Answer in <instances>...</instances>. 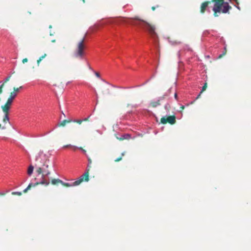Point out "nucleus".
<instances>
[{
	"mask_svg": "<svg viewBox=\"0 0 251 251\" xmlns=\"http://www.w3.org/2000/svg\"><path fill=\"white\" fill-rule=\"evenodd\" d=\"M35 166H38V167L36 170V172L39 175H42V180L40 182H36L34 184L29 183L28 186L25 190H24L23 192L24 193H26L27 191L30 190L32 187L36 186L39 184H45L46 186H48L50 183L49 181L46 180L45 178L46 176H48L50 174V171L47 170L49 167V165L47 164V160H45L43 162L42 167L40 166V164H36Z\"/></svg>",
	"mask_w": 251,
	"mask_h": 251,
	"instance_id": "f257e3e1",
	"label": "nucleus"
},
{
	"mask_svg": "<svg viewBox=\"0 0 251 251\" xmlns=\"http://www.w3.org/2000/svg\"><path fill=\"white\" fill-rule=\"evenodd\" d=\"M237 4H238V0H233ZM214 3L213 8L214 17H218V13H228L229 10L231 9V6L229 5L228 2H225V0H212Z\"/></svg>",
	"mask_w": 251,
	"mask_h": 251,
	"instance_id": "f03ea898",
	"label": "nucleus"
},
{
	"mask_svg": "<svg viewBox=\"0 0 251 251\" xmlns=\"http://www.w3.org/2000/svg\"><path fill=\"white\" fill-rule=\"evenodd\" d=\"M129 19L132 20L133 21H138V22H136L135 21L128 22L125 20L123 21V22H126L132 25H139L142 28L146 29L151 36H154L156 35V33L155 31V27L154 25H152L147 22L146 21L141 19L138 16L130 18H129Z\"/></svg>",
	"mask_w": 251,
	"mask_h": 251,
	"instance_id": "7ed1b4c3",
	"label": "nucleus"
},
{
	"mask_svg": "<svg viewBox=\"0 0 251 251\" xmlns=\"http://www.w3.org/2000/svg\"><path fill=\"white\" fill-rule=\"evenodd\" d=\"M89 169H87L86 172H85L84 174L81 176L77 180L74 181L72 184L64 182L63 181L62 182H61V184L64 186L67 187L78 185L83 181L87 182L89 181Z\"/></svg>",
	"mask_w": 251,
	"mask_h": 251,
	"instance_id": "20e7f679",
	"label": "nucleus"
},
{
	"mask_svg": "<svg viewBox=\"0 0 251 251\" xmlns=\"http://www.w3.org/2000/svg\"><path fill=\"white\" fill-rule=\"evenodd\" d=\"M84 41L85 37H84L83 39L77 43L74 53L75 57L81 59L83 57L84 55V49L85 48Z\"/></svg>",
	"mask_w": 251,
	"mask_h": 251,
	"instance_id": "39448f33",
	"label": "nucleus"
},
{
	"mask_svg": "<svg viewBox=\"0 0 251 251\" xmlns=\"http://www.w3.org/2000/svg\"><path fill=\"white\" fill-rule=\"evenodd\" d=\"M11 104L7 103L6 102L3 105L1 106L2 110L4 114V116L3 118V122L4 123H7V122H9V119L8 117V115H9V111L11 107Z\"/></svg>",
	"mask_w": 251,
	"mask_h": 251,
	"instance_id": "423d86ee",
	"label": "nucleus"
},
{
	"mask_svg": "<svg viewBox=\"0 0 251 251\" xmlns=\"http://www.w3.org/2000/svg\"><path fill=\"white\" fill-rule=\"evenodd\" d=\"M176 118L175 115L169 116L168 117H163L161 118V123L163 124H166L169 123L171 125L175 124L176 122Z\"/></svg>",
	"mask_w": 251,
	"mask_h": 251,
	"instance_id": "0eeeda50",
	"label": "nucleus"
},
{
	"mask_svg": "<svg viewBox=\"0 0 251 251\" xmlns=\"http://www.w3.org/2000/svg\"><path fill=\"white\" fill-rule=\"evenodd\" d=\"M211 2H213L212 0L211 1H206L201 3L200 7V12L201 14H203L205 12L207 7Z\"/></svg>",
	"mask_w": 251,
	"mask_h": 251,
	"instance_id": "6e6552de",
	"label": "nucleus"
},
{
	"mask_svg": "<svg viewBox=\"0 0 251 251\" xmlns=\"http://www.w3.org/2000/svg\"><path fill=\"white\" fill-rule=\"evenodd\" d=\"M16 96L17 94H15L14 92H11L10 96L6 101V102L12 105L13 100L16 98Z\"/></svg>",
	"mask_w": 251,
	"mask_h": 251,
	"instance_id": "1a4fd4ad",
	"label": "nucleus"
},
{
	"mask_svg": "<svg viewBox=\"0 0 251 251\" xmlns=\"http://www.w3.org/2000/svg\"><path fill=\"white\" fill-rule=\"evenodd\" d=\"M72 122V120H64L57 124L58 126H64L67 124L70 123Z\"/></svg>",
	"mask_w": 251,
	"mask_h": 251,
	"instance_id": "9d476101",
	"label": "nucleus"
},
{
	"mask_svg": "<svg viewBox=\"0 0 251 251\" xmlns=\"http://www.w3.org/2000/svg\"><path fill=\"white\" fill-rule=\"evenodd\" d=\"M130 138V135L128 134H125L121 135L120 137H117V139L120 141H122L125 139H129Z\"/></svg>",
	"mask_w": 251,
	"mask_h": 251,
	"instance_id": "9b49d317",
	"label": "nucleus"
},
{
	"mask_svg": "<svg viewBox=\"0 0 251 251\" xmlns=\"http://www.w3.org/2000/svg\"><path fill=\"white\" fill-rule=\"evenodd\" d=\"M170 94H171V89H169L168 91V92H167L163 96H162V97H160L159 98V100H160V101H161L162 100L167 99L169 97Z\"/></svg>",
	"mask_w": 251,
	"mask_h": 251,
	"instance_id": "f8f14e48",
	"label": "nucleus"
},
{
	"mask_svg": "<svg viewBox=\"0 0 251 251\" xmlns=\"http://www.w3.org/2000/svg\"><path fill=\"white\" fill-rule=\"evenodd\" d=\"M161 104L160 103V100H158L157 101H151V105L153 107H156L158 105H160Z\"/></svg>",
	"mask_w": 251,
	"mask_h": 251,
	"instance_id": "ddd939ff",
	"label": "nucleus"
},
{
	"mask_svg": "<svg viewBox=\"0 0 251 251\" xmlns=\"http://www.w3.org/2000/svg\"><path fill=\"white\" fill-rule=\"evenodd\" d=\"M51 184L53 185H57L58 183H61V182H62V181L59 179H52L51 180Z\"/></svg>",
	"mask_w": 251,
	"mask_h": 251,
	"instance_id": "4468645a",
	"label": "nucleus"
},
{
	"mask_svg": "<svg viewBox=\"0 0 251 251\" xmlns=\"http://www.w3.org/2000/svg\"><path fill=\"white\" fill-rule=\"evenodd\" d=\"M33 169H34V167L32 165H30L29 166V167L28 168V170H27V174L29 176H30L32 174Z\"/></svg>",
	"mask_w": 251,
	"mask_h": 251,
	"instance_id": "2eb2a0df",
	"label": "nucleus"
},
{
	"mask_svg": "<svg viewBox=\"0 0 251 251\" xmlns=\"http://www.w3.org/2000/svg\"><path fill=\"white\" fill-rule=\"evenodd\" d=\"M72 148L74 151H75L77 149H79V150H81L84 154L86 153V151L83 149L82 147L77 148L75 146H72Z\"/></svg>",
	"mask_w": 251,
	"mask_h": 251,
	"instance_id": "dca6fc26",
	"label": "nucleus"
},
{
	"mask_svg": "<svg viewBox=\"0 0 251 251\" xmlns=\"http://www.w3.org/2000/svg\"><path fill=\"white\" fill-rule=\"evenodd\" d=\"M23 88V86H21L19 87H14L13 88V91L12 92H14L15 93V94H17V93L19 91V90L21 89H22Z\"/></svg>",
	"mask_w": 251,
	"mask_h": 251,
	"instance_id": "f3484780",
	"label": "nucleus"
},
{
	"mask_svg": "<svg viewBox=\"0 0 251 251\" xmlns=\"http://www.w3.org/2000/svg\"><path fill=\"white\" fill-rule=\"evenodd\" d=\"M88 160L89 164L87 166V169H86V172L87 171V170L88 169H89V171L90 170V168H91V164L92 162V159L90 157H88Z\"/></svg>",
	"mask_w": 251,
	"mask_h": 251,
	"instance_id": "a211bd4d",
	"label": "nucleus"
},
{
	"mask_svg": "<svg viewBox=\"0 0 251 251\" xmlns=\"http://www.w3.org/2000/svg\"><path fill=\"white\" fill-rule=\"evenodd\" d=\"M11 194L12 195H18L20 196L22 195V193L21 192H12Z\"/></svg>",
	"mask_w": 251,
	"mask_h": 251,
	"instance_id": "6ab92c4d",
	"label": "nucleus"
},
{
	"mask_svg": "<svg viewBox=\"0 0 251 251\" xmlns=\"http://www.w3.org/2000/svg\"><path fill=\"white\" fill-rule=\"evenodd\" d=\"M206 88H207V83L205 82L204 84V85L203 86V87L202 88V90L201 91V94L202 93V92L206 90Z\"/></svg>",
	"mask_w": 251,
	"mask_h": 251,
	"instance_id": "aec40b11",
	"label": "nucleus"
},
{
	"mask_svg": "<svg viewBox=\"0 0 251 251\" xmlns=\"http://www.w3.org/2000/svg\"><path fill=\"white\" fill-rule=\"evenodd\" d=\"M11 78V76H7L4 80L3 82L2 83V84H4V85H5V84L8 81H9L10 79Z\"/></svg>",
	"mask_w": 251,
	"mask_h": 251,
	"instance_id": "412c9836",
	"label": "nucleus"
},
{
	"mask_svg": "<svg viewBox=\"0 0 251 251\" xmlns=\"http://www.w3.org/2000/svg\"><path fill=\"white\" fill-rule=\"evenodd\" d=\"M226 48H225L224 52L222 54L219 55L218 58H221L222 57H223L226 54Z\"/></svg>",
	"mask_w": 251,
	"mask_h": 251,
	"instance_id": "4be33fe9",
	"label": "nucleus"
},
{
	"mask_svg": "<svg viewBox=\"0 0 251 251\" xmlns=\"http://www.w3.org/2000/svg\"><path fill=\"white\" fill-rule=\"evenodd\" d=\"M164 108L167 111H169L170 109L171 106L169 104L167 103L165 105Z\"/></svg>",
	"mask_w": 251,
	"mask_h": 251,
	"instance_id": "5701e85b",
	"label": "nucleus"
},
{
	"mask_svg": "<svg viewBox=\"0 0 251 251\" xmlns=\"http://www.w3.org/2000/svg\"><path fill=\"white\" fill-rule=\"evenodd\" d=\"M74 123H77L79 125L81 124L83 122V120H75L73 121Z\"/></svg>",
	"mask_w": 251,
	"mask_h": 251,
	"instance_id": "b1692460",
	"label": "nucleus"
},
{
	"mask_svg": "<svg viewBox=\"0 0 251 251\" xmlns=\"http://www.w3.org/2000/svg\"><path fill=\"white\" fill-rule=\"evenodd\" d=\"M122 159V157H119L115 160V162H117L121 161Z\"/></svg>",
	"mask_w": 251,
	"mask_h": 251,
	"instance_id": "393cba45",
	"label": "nucleus"
},
{
	"mask_svg": "<svg viewBox=\"0 0 251 251\" xmlns=\"http://www.w3.org/2000/svg\"><path fill=\"white\" fill-rule=\"evenodd\" d=\"M90 116H88V117L84 118L83 121V122H86V121H89Z\"/></svg>",
	"mask_w": 251,
	"mask_h": 251,
	"instance_id": "a878e982",
	"label": "nucleus"
},
{
	"mask_svg": "<svg viewBox=\"0 0 251 251\" xmlns=\"http://www.w3.org/2000/svg\"><path fill=\"white\" fill-rule=\"evenodd\" d=\"M27 61H28L27 58H24V59L22 60V63L24 64V63H25L27 62Z\"/></svg>",
	"mask_w": 251,
	"mask_h": 251,
	"instance_id": "bb28decb",
	"label": "nucleus"
},
{
	"mask_svg": "<svg viewBox=\"0 0 251 251\" xmlns=\"http://www.w3.org/2000/svg\"><path fill=\"white\" fill-rule=\"evenodd\" d=\"M46 56H47V54L46 53H45L44 55H43L42 56H40L39 57V58H41V60H42V59H44Z\"/></svg>",
	"mask_w": 251,
	"mask_h": 251,
	"instance_id": "cd10ccee",
	"label": "nucleus"
},
{
	"mask_svg": "<svg viewBox=\"0 0 251 251\" xmlns=\"http://www.w3.org/2000/svg\"><path fill=\"white\" fill-rule=\"evenodd\" d=\"M72 146L71 145L69 144V145H65L63 147V148H68V147H72Z\"/></svg>",
	"mask_w": 251,
	"mask_h": 251,
	"instance_id": "c85d7f7f",
	"label": "nucleus"
},
{
	"mask_svg": "<svg viewBox=\"0 0 251 251\" xmlns=\"http://www.w3.org/2000/svg\"><path fill=\"white\" fill-rule=\"evenodd\" d=\"M41 61H42V60H41V58H39V59L37 60V63L38 66H39V65L40 63V62H41Z\"/></svg>",
	"mask_w": 251,
	"mask_h": 251,
	"instance_id": "c756f323",
	"label": "nucleus"
},
{
	"mask_svg": "<svg viewBox=\"0 0 251 251\" xmlns=\"http://www.w3.org/2000/svg\"><path fill=\"white\" fill-rule=\"evenodd\" d=\"M95 75H96V76L97 77H100V74H99V73H98V72H95Z\"/></svg>",
	"mask_w": 251,
	"mask_h": 251,
	"instance_id": "7c9ffc66",
	"label": "nucleus"
},
{
	"mask_svg": "<svg viewBox=\"0 0 251 251\" xmlns=\"http://www.w3.org/2000/svg\"><path fill=\"white\" fill-rule=\"evenodd\" d=\"M184 108H185V107H184V105H181V106H180V110H181V111H182L183 110H184Z\"/></svg>",
	"mask_w": 251,
	"mask_h": 251,
	"instance_id": "2f4dec72",
	"label": "nucleus"
},
{
	"mask_svg": "<svg viewBox=\"0 0 251 251\" xmlns=\"http://www.w3.org/2000/svg\"><path fill=\"white\" fill-rule=\"evenodd\" d=\"M174 96H175V98L176 100H177V93H175Z\"/></svg>",
	"mask_w": 251,
	"mask_h": 251,
	"instance_id": "473e14b6",
	"label": "nucleus"
},
{
	"mask_svg": "<svg viewBox=\"0 0 251 251\" xmlns=\"http://www.w3.org/2000/svg\"><path fill=\"white\" fill-rule=\"evenodd\" d=\"M201 93H200L199 94V95L197 97V98H196V100H197V99H199V98H200V97H201Z\"/></svg>",
	"mask_w": 251,
	"mask_h": 251,
	"instance_id": "72a5a7b5",
	"label": "nucleus"
},
{
	"mask_svg": "<svg viewBox=\"0 0 251 251\" xmlns=\"http://www.w3.org/2000/svg\"><path fill=\"white\" fill-rule=\"evenodd\" d=\"M5 127L3 126H2L1 124H0V129H4Z\"/></svg>",
	"mask_w": 251,
	"mask_h": 251,
	"instance_id": "f704fd0d",
	"label": "nucleus"
},
{
	"mask_svg": "<svg viewBox=\"0 0 251 251\" xmlns=\"http://www.w3.org/2000/svg\"><path fill=\"white\" fill-rule=\"evenodd\" d=\"M5 195L4 193H0V196H3Z\"/></svg>",
	"mask_w": 251,
	"mask_h": 251,
	"instance_id": "c9c22d12",
	"label": "nucleus"
},
{
	"mask_svg": "<svg viewBox=\"0 0 251 251\" xmlns=\"http://www.w3.org/2000/svg\"><path fill=\"white\" fill-rule=\"evenodd\" d=\"M155 8H156V7H155V6H152V7H151V9H152L153 11L155 10Z\"/></svg>",
	"mask_w": 251,
	"mask_h": 251,
	"instance_id": "e433bc0d",
	"label": "nucleus"
},
{
	"mask_svg": "<svg viewBox=\"0 0 251 251\" xmlns=\"http://www.w3.org/2000/svg\"><path fill=\"white\" fill-rule=\"evenodd\" d=\"M125 155V152L122 153L121 156L123 157Z\"/></svg>",
	"mask_w": 251,
	"mask_h": 251,
	"instance_id": "4c0bfd02",
	"label": "nucleus"
},
{
	"mask_svg": "<svg viewBox=\"0 0 251 251\" xmlns=\"http://www.w3.org/2000/svg\"><path fill=\"white\" fill-rule=\"evenodd\" d=\"M55 42V40H52L51 41V42H52V43H54Z\"/></svg>",
	"mask_w": 251,
	"mask_h": 251,
	"instance_id": "58836bf2",
	"label": "nucleus"
},
{
	"mask_svg": "<svg viewBox=\"0 0 251 251\" xmlns=\"http://www.w3.org/2000/svg\"><path fill=\"white\" fill-rule=\"evenodd\" d=\"M38 160H39V158H38V157H37V158H36V161H38Z\"/></svg>",
	"mask_w": 251,
	"mask_h": 251,
	"instance_id": "ea45409f",
	"label": "nucleus"
},
{
	"mask_svg": "<svg viewBox=\"0 0 251 251\" xmlns=\"http://www.w3.org/2000/svg\"><path fill=\"white\" fill-rule=\"evenodd\" d=\"M82 1H83V3H85V0H82Z\"/></svg>",
	"mask_w": 251,
	"mask_h": 251,
	"instance_id": "a19ab883",
	"label": "nucleus"
},
{
	"mask_svg": "<svg viewBox=\"0 0 251 251\" xmlns=\"http://www.w3.org/2000/svg\"><path fill=\"white\" fill-rule=\"evenodd\" d=\"M194 103V101H192V102H191V104H192V103Z\"/></svg>",
	"mask_w": 251,
	"mask_h": 251,
	"instance_id": "79ce46f5",
	"label": "nucleus"
}]
</instances>
